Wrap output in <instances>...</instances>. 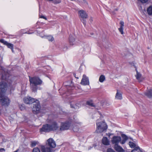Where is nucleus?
Listing matches in <instances>:
<instances>
[{
	"instance_id": "f257e3e1",
	"label": "nucleus",
	"mask_w": 152,
	"mask_h": 152,
	"mask_svg": "<svg viewBox=\"0 0 152 152\" xmlns=\"http://www.w3.org/2000/svg\"><path fill=\"white\" fill-rule=\"evenodd\" d=\"M59 125L55 121H50L48 124L43 125L42 127L40 129V131L45 132H49L50 131H54L58 129Z\"/></svg>"
},
{
	"instance_id": "f03ea898",
	"label": "nucleus",
	"mask_w": 152,
	"mask_h": 152,
	"mask_svg": "<svg viewBox=\"0 0 152 152\" xmlns=\"http://www.w3.org/2000/svg\"><path fill=\"white\" fill-rule=\"evenodd\" d=\"M23 100L25 103L27 104H33L32 111L34 113L37 114L39 113L40 109V106L38 100L36 101L34 98L27 97L24 98Z\"/></svg>"
},
{
	"instance_id": "7ed1b4c3",
	"label": "nucleus",
	"mask_w": 152,
	"mask_h": 152,
	"mask_svg": "<svg viewBox=\"0 0 152 152\" xmlns=\"http://www.w3.org/2000/svg\"><path fill=\"white\" fill-rule=\"evenodd\" d=\"M29 77L31 88L33 91L35 92L37 88V85H41L42 83V81L37 77H31L29 76Z\"/></svg>"
},
{
	"instance_id": "20e7f679",
	"label": "nucleus",
	"mask_w": 152,
	"mask_h": 152,
	"mask_svg": "<svg viewBox=\"0 0 152 152\" xmlns=\"http://www.w3.org/2000/svg\"><path fill=\"white\" fill-rule=\"evenodd\" d=\"M46 150L48 152H54L53 148L56 147V143L53 138H50L46 142Z\"/></svg>"
},
{
	"instance_id": "39448f33",
	"label": "nucleus",
	"mask_w": 152,
	"mask_h": 152,
	"mask_svg": "<svg viewBox=\"0 0 152 152\" xmlns=\"http://www.w3.org/2000/svg\"><path fill=\"white\" fill-rule=\"evenodd\" d=\"M96 132L97 133H100L106 131L107 126L105 122L103 121L96 123Z\"/></svg>"
},
{
	"instance_id": "423d86ee",
	"label": "nucleus",
	"mask_w": 152,
	"mask_h": 152,
	"mask_svg": "<svg viewBox=\"0 0 152 152\" xmlns=\"http://www.w3.org/2000/svg\"><path fill=\"white\" fill-rule=\"evenodd\" d=\"M4 95L0 93V102L2 106H8L9 105L10 101L9 99Z\"/></svg>"
},
{
	"instance_id": "0eeeda50",
	"label": "nucleus",
	"mask_w": 152,
	"mask_h": 152,
	"mask_svg": "<svg viewBox=\"0 0 152 152\" xmlns=\"http://www.w3.org/2000/svg\"><path fill=\"white\" fill-rule=\"evenodd\" d=\"M7 84L4 81H2L0 83V93L5 94L7 89Z\"/></svg>"
},
{
	"instance_id": "6e6552de",
	"label": "nucleus",
	"mask_w": 152,
	"mask_h": 152,
	"mask_svg": "<svg viewBox=\"0 0 152 152\" xmlns=\"http://www.w3.org/2000/svg\"><path fill=\"white\" fill-rule=\"evenodd\" d=\"M70 126V123L68 121L62 123L61 124V126L60 128V129L61 131L67 130L69 129Z\"/></svg>"
},
{
	"instance_id": "1a4fd4ad",
	"label": "nucleus",
	"mask_w": 152,
	"mask_h": 152,
	"mask_svg": "<svg viewBox=\"0 0 152 152\" xmlns=\"http://www.w3.org/2000/svg\"><path fill=\"white\" fill-rule=\"evenodd\" d=\"M81 84L83 85H89V82L88 77H87L85 75H83V78L81 80Z\"/></svg>"
},
{
	"instance_id": "9d476101",
	"label": "nucleus",
	"mask_w": 152,
	"mask_h": 152,
	"mask_svg": "<svg viewBox=\"0 0 152 152\" xmlns=\"http://www.w3.org/2000/svg\"><path fill=\"white\" fill-rule=\"evenodd\" d=\"M111 142L113 144L118 145L121 142V137L120 136H114L112 138Z\"/></svg>"
},
{
	"instance_id": "9b49d317",
	"label": "nucleus",
	"mask_w": 152,
	"mask_h": 152,
	"mask_svg": "<svg viewBox=\"0 0 152 152\" xmlns=\"http://www.w3.org/2000/svg\"><path fill=\"white\" fill-rule=\"evenodd\" d=\"M0 42L3 43L4 45L7 46V47L9 48H13V45L10 43H9L4 39H1L0 40Z\"/></svg>"
},
{
	"instance_id": "f8f14e48",
	"label": "nucleus",
	"mask_w": 152,
	"mask_h": 152,
	"mask_svg": "<svg viewBox=\"0 0 152 152\" xmlns=\"http://www.w3.org/2000/svg\"><path fill=\"white\" fill-rule=\"evenodd\" d=\"M80 16L82 18H88V15L86 12L84 10H82L79 11Z\"/></svg>"
},
{
	"instance_id": "ddd939ff",
	"label": "nucleus",
	"mask_w": 152,
	"mask_h": 152,
	"mask_svg": "<svg viewBox=\"0 0 152 152\" xmlns=\"http://www.w3.org/2000/svg\"><path fill=\"white\" fill-rule=\"evenodd\" d=\"M114 148L115 150L118 152H124L125 151L122 147L118 145H115Z\"/></svg>"
},
{
	"instance_id": "4468645a",
	"label": "nucleus",
	"mask_w": 152,
	"mask_h": 152,
	"mask_svg": "<svg viewBox=\"0 0 152 152\" xmlns=\"http://www.w3.org/2000/svg\"><path fill=\"white\" fill-rule=\"evenodd\" d=\"M145 95L148 98H151L152 97V90L149 89L147 90L145 93Z\"/></svg>"
},
{
	"instance_id": "2eb2a0df",
	"label": "nucleus",
	"mask_w": 152,
	"mask_h": 152,
	"mask_svg": "<svg viewBox=\"0 0 152 152\" xmlns=\"http://www.w3.org/2000/svg\"><path fill=\"white\" fill-rule=\"evenodd\" d=\"M121 137L123 140H121V143L122 144H123L125 143L126 140L128 139V137L127 136L124 134H122Z\"/></svg>"
},
{
	"instance_id": "dca6fc26",
	"label": "nucleus",
	"mask_w": 152,
	"mask_h": 152,
	"mask_svg": "<svg viewBox=\"0 0 152 152\" xmlns=\"http://www.w3.org/2000/svg\"><path fill=\"white\" fill-rule=\"evenodd\" d=\"M115 97L116 99H122V94L119 92L118 90H117V93L116 94Z\"/></svg>"
},
{
	"instance_id": "f3484780",
	"label": "nucleus",
	"mask_w": 152,
	"mask_h": 152,
	"mask_svg": "<svg viewBox=\"0 0 152 152\" xmlns=\"http://www.w3.org/2000/svg\"><path fill=\"white\" fill-rule=\"evenodd\" d=\"M102 142L103 144L105 145H108L109 144L107 138L106 137H103L102 140Z\"/></svg>"
},
{
	"instance_id": "a211bd4d",
	"label": "nucleus",
	"mask_w": 152,
	"mask_h": 152,
	"mask_svg": "<svg viewBox=\"0 0 152 152\" xmlns=\"http://www.w3.org/2000/svg\"><path fill=\"white\" fill-rule=\"evenodd\" d=\"M75 39L74 37L72 35H70L69 37V43L71 45H73L75 43Z\"/></svg>"
},
{
	"instance_id": "6ab92c4d",
	"label": "nucleus",
	"mask_w": 152,
	"mask_h": 152,
	"mask_svg": "<svg viewBox=\"0 0 152 152\" xmlns=\"http://www.w3.org/2000/svg\"><path fill=\"white\" fill-rule=\"evenodd\" d=\"M147 11L149 15H152V5H151L147 8Z\"/></svg>"
},
{
	"instance_id": "aec40b11",
	"label": "nucleus",
	"mask_w": 152,
	"mask_h": 152,
	"mask_svg": "<svg viewBox=\"0 0 152 152\" xmlns=\"http://www.w3.org/2000/svg\"><path fill=\"white\" fill-rule=\"evenodd\" d=\"M131 152H142L140 148L138 146L134 148L131 151Z\"/></svg>"
},
{
	"instance_id": "412c9836",
	"label": "nucleus",
	"mask_w": 152,
	"mask_h": 152,
	"mask_svg": "<svg viewBox=\"0 0 152 152\" xmlns=\"http://www.w3.org/2000/svg\"><path fill=\"white\" fill-rule=\"evenodd\" d=\"M105 80V76L102 75H101L99 78V81L101 83L103 82Z\"/></svg>"
},
{
	"instance_id": "4be33fe9",
	"label": "nucleus",
	"mask_w": 152,
	"mask_h": 152,
	"mask_svg": "<svg viewBox=\"0 0 152 152\" xmlns=\"http://www.w3.org/2000/svg\"><path fill=\"white\" fill-rule=\"evenodd\" d=\"M129 145L130 147L132 148H135L136 146V145L134 143L132 142H129Z\"/></svg>"
},
{
	"instance_id": "5701e85b",
	"label": "nucleus",
	"mask_w": 152,
	"mask_h": 152,
	"mask_svg": "<svg viewBox=\"0 0 152 152\" xmlns=\"http://www.w3.org/2000/svg\"><path fill=\"white\" fill-rule=\"evenodd\" d=\"M86 104L92 107H94V106L92 102V100L88 101L86 102Z\"/></svg>"
},
{
	"instance_id": "b1692460",
	"label": "nucleus",
	"mask_w": 152,
	"mask_h": 152,
	"mask_svg": "<svg viewBox=\"0 0 152 152\" xmlns=\"http://www.w3.org/2000/svg\"><path fill=\"white\" fill-rule=\"evenodd\" d=\"M31 147H32L35 146L37 144L38 142L36 141H31Z\"/></svg>"
},
{
	"instance_id": "393cba45",
	"label": "nucleus",
	"mask_w": 152,
	"mask_h": 152,
	"mask_svg": "<svg viewBox=\"0 0 152 152\" xmlns=\"http://www.w3.org/2000/svg\"><path fill=\"white\" fill-rule=\"evenodd\" d=\"M141 77V74L137 72V75H136V77L137 79L139 81L141 80H140V78Z\"/></svg>"
},
{
	"instance_id": "a878e982",
	"label": "nucleus",
	"mask_w": 152,
	"mask_h": 152,
	"mask_svg": "<svg viewBox=\"0 0 152 152\" xmlns=\"http://www.w3.org/2000/svg\"><path fill=\"white\" fill-rule=\"evenodd\" d=\"M46 38L49 41H52L54 39V38L51 36H47Z\"/></svg>"
},
{
	"instance_id": "bb28decb",
	"label": "nucleus",
	"mask_w": 152,
	"mask_h": 152,
	"mask_svg": "<svg viewBox=\"0 0 152 152\" xmlns=\"http://www.w3.org/2000/svg\"><path fill=\"white\" fill-rule=\"evenodd\" d=\"M41 149L42 152H46V148L45 146L41 145Z\"/></svg>"
},
{
	"instance_id": "cd10ccee",
	"label": "nucleus",
	"mask_w": 152,
	"mask_h": 152,
	"mask_svg": "<svg viewBox=\"0 0 152 152\" xmlns=\"http://www.w3.org/2000/svg\"><path fill=\"white\" fill-rule=\"evenodd\" d=\"M33 152H40V151L38 148L35 147L33 149Z\"/></svg>"
},
{
	"instance_id": "c85d7f7f",
	"label": "nucleus",
	"mask_w": 152,
	"mask_h": 152,
	"mask_svg": "<svg viewBox=\"0 0 152 152\" xmlns=\"http://www.w3.org/2000/svg\"><path fill=\"white\" fill-rule=\"evenodd\" d=\"M86 18H82L80 19L81 21L83 23V25L85 26L86 25Z\"/></svg>"
},
{
	"instance_id": "c756f323",
	"label": "nucleus",
	"mask_w": 152,
	"mask_h": 152,
	"mask_svg": "<svg viewBox=\"0 0 152 152\" xmlns=\"http://www.w3.org/2000/svg\"><path fill=\"white\" fill-rule=\"evenodd\" d=\"M120 27L123 28L124 26V22L122 21H121L120 22Z\"/></svg>"
},
{
	"instance_id": "7c9ffc66",
	"label": "nucleus",
	"mask_w": 152,
	"mask_h": 152,
	"mask_svg": "<svg viewBox=\"0 0 152 152\" xmlns=\"http://www.w3.org/2000/svg\"><path fill=\"white\" fill-rule=\"evenodd\" d=\"M53 3L54 4H59L61 2L60 0H53Z\"/></svg>"
},
{
	"instance_id": "2f4dec72",
	"label": "nucleus",
	"mask_w": 152,
	"mask_h": 152,
	"mask_svg": "<svg viewBox=\"0 0 152 152\" xmlns=\"http://www.w3.org/2000/svg\"><path fill=\"white\" fill-rule=\"evenodd\" d=\"M123 29H124L123 28L120 27L119 28H118V30H119V32L122 34H124Z\"/></svg>"
},
{
	"instance_id": "473e14b6",
	"label": "nucleus",
	"mask_w": 152,
	"mask_h": 152,
	"mask_svg": "<svg viewBox=\"0 0 152 152\" xmlns=\"http://www.w3.org/2000/svg\"><path fill=\"white\" fill-rule=\"evenodd\" d=\"M107 152H116L111 148H108L107 149Z\"/></svg>"
},
{
	"instance_id": "72a5a7b5",
	"label": "nucleus",
	"mask_w": 152,
	"mask_h": 152,
	"mask_svg": "<svg viewBox=\"0 0 152 152\" xmlns=\"http://www.w3.org/2000/svg\"><path fill=\"white\" fill-rule=\"evenodd\" d=\"M142 3H145L147 2L148 0H139Z\"/></svg>"
},
{
	"instance_id": "f704fd0d",
	"label": "nucleus",
	"mask_w": 152,
	"mask_h": 152,
	"mask_svg": "<svg viewBox=\"0 0 152 152\" xmlns=\"http://www.w3.org/2000/svg\"><path fill=\"white\" fill-rule=\"evenodd\" d=\"M1 78L2 80H5L7 79V77L5 76H4L3 75H1Z\"/></svg>"
},
{
	"instance_id": "c9c22d12",
	"label": "nucleus",
	"mask_w": 152,
	"mask_h": 152,
	"mask_svg": "<svg viewBox=\"0 0 152 152\" xmlns=\"http://www.w3.org/2000/svg\"><path fill=\"white\" fill-rule=\"evenodd\" d=\"M39 17L40 18H43V19H45V20H47V18L45 17L43 15H41V16H40Z\"/></svg>"
},
{
	"instance_id": "e433bc0d",
	"label": "nucleus",
	"mask_w": 152,
	"mask_h": 152,
	"mask_svg": "<svg viewBox=\"0 0 152 152\" xmlns=\"http://www.w3.org/2000/svg\"><path fill=\"white\" fill-rule=\"evenodd\" d=\"M5 150L4 148H1L0 149V152H2L3 151H5Z\"/></svg>"
},
{
	"instance_id": "4c0bfd02",
	"label": "nucleus",
	"mask_w": 152,
	"mask_h": 152,
	"mask_svg": "<svg viewBox=\"0 0 152 152\" xmlns=\"http://www.w3.org/2000/svg\"><path fill=\"white\" fill-rule=\"evenodd\" d=\"M90 21L91 22L93 21V18L92 17H91L89 19Z\"/></svg>"
},
{
	"instance_id": "58836bf2",
	"label": "nucleus",
	"mask_w": 152,
	"mask_h": 152,
	"mask_svg": "<svg viewBox=\"0 0 152 152\" xmlns=\"http://www.w3.org/2000/svg\"><path fill=\"white\" fill-rule=\"evenodd\" d=\"M70 106H71V107L72 108H75L74 106L72 105V104H71Z\"/></svg>"
},
{
	"instance_id": "ea45409f",
	"label": "nucleus",
	"mask_w": 152,
	"mask_h": 152,
	"mask_svg": "<svg viewBox=\"0 0 152 152\" xmlns=\"http://www.w3.org/2000/svg\"><path fill=\"white\" fill-rule=\"evenodd\" d=\"M12 52L13 53H14V51L13 50V48H11Z\"/></svg>"
},
{
	"instance_id": "a19ab883",
	"label": "nucleus",
	"mask_w": 152,
	"mask_h": 152,
	"mask_svg": "<svg viewBox=\"0 0 152 152\" xmlns=\"http://www.w3.org/2000/svg\"><path fill=\"white\" fill-rule=\"evenodd\" d=\"M18 151H19V150L18 149H17L16 151H14L13 152H18Z\"/></svg>"
},
{
	"instance_id": "79ce46f5",
	"label": "nucleus",
	"mask_w": 152,
	"mask_h": 152,
	"mask_svg": "<svg viewBox=\"0 0 152 152\" xmlns=\"http://www.w3.org/2000/svg\"><path fill=\"white\" fill-rule=\"evenodd\" d=\"M73 75H74V76L75 77H76V74H73Z\"/></svg>"
},
{
	"instance_id": "37998d69",
	"label": "nucleus",
	"mask_w": 152,
	"mask_h": 152,
	"mask_svg": "<svg viewBox=\"0 0 152 152\" xmlns=\"http://www.w3.org/2000/svg\"><path fill=\"white\" fill-rule=\"evenodd\" d=\"M91 35H93V33H91Z\"/></svg>"
},
{
	"instance_id": "c03bdc74",
	"label": "nucleus",
	"mask_w": 152,
	"mask_h": 152,
	"mask_svg": "<svg viewBox=\"0 0 152 152\" xmlns=\"http://www.w3.org/2000/svg\"><path fill=\"white\" fill-rule=\"evenodd\" d=\"M20 108H21V107H20ZM21 109V110H22L23 109V108H22V109Z\"/></svg>"
},
{
	"instance_id": "a18cd8bd",
	"label": "nucleus",
	"mask_w": 152,
	"mask_h": 152,
	"mask_svg": "<svg viewBox=\"0 0 152 152\" xmlns=\"http://www.w3.org/2000/svg\"><path fill=\"white\" fill-rule=\"evenodd\" d=\"M91 148H92L91 147H90V148H89V149H90Z\"/></svg>"
},
{
	"instance_id": "49530a36",
	"label": "nucleus",
	"mask_w": 152,
	"mask_h": 152,
	"mask_svg": "<svg viewBox=\"0 0 152 152\" xmlns=\"http://www.w3.org/2000/svg\"><path fill=\"white\" fill-rule=\"evenodd\" d=\"M115 10H116V11H117V9H115Z\"/></svg>"
},
{
	"instance_id": "de8ad7c7",
	"label": "nucleus",
	"mask_w": 152,
	"mask_h": 152,
	"mask_svg": "<svg viewBox=\"0 0 152 152\" xmlns=\"http://www.w3.org/2000/svg\"><path fill=\"white\" fill-rule=\"evenodd\" d=\"M40 7L39 6V10H40Z\"/></svg>"
}]
</instances>
